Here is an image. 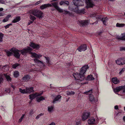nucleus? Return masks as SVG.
Wrapping results in <instances>:
<instances>
[{
  "instance_id": "1",
  "label": "nucleus",
  "mask_w": 125,
  "mask_h": 125,
  "mask_svg": "<svg viewBox=\"0 0 125 125\" xmlns=\"http://www.w3.org/2000/svg\"><path fill=\"white\" fill-rule=\"evenodd\" d=\"M89 67L87 64L83 66L81 68L79 73H76L74 75V77L76 80H79L81 81L85 79L84 74L86 72L87 69Z\"/></svg>"
},
{
  "instance_id": "2",
  "label": "nucleus",
  "mask_w": 125,
  "mask_h": 125,
  "mask_svg": "<svg viewBox=\"0 0 125 125\" xmlns=\"http://www.w3.org/2000/svg\"><path fill=\"white\" fill-rule=\"evenodd\" d=\"M21 50H22V49L18 50L17 49H11L10 50L11 52L8 51V56L13 55L16 58L19 59L20 58L21 55V54L19 52H20L21 53L20 51Z\"/></svg>"
},
{
  "instance_id": "3",
  "label": "nucleus",
  "mask_w": 125,
  "mask_h": 125,
  "mask_svg": "<svg viewBox=\"0 0 125 125\" xmlns=\"http://www.w3.org/2000/svg\"><path fill=\"white\" fill-rule=\"evenodd\" d=\"M32 50V49L31 47L29 46H27V48H25L20 51L21 52V54L22 55H25L27 53H28L31 55V56L32 57L33 56V54L34 55L35 53V52H31Z\"/></svg>"
},
{
  "instance_id": "4",
  "label": "nucleus",
  "mask_w": 125,
  "mask_h": 125,
  "mask_svg": "<svg viewBox=\"0 0 125 125\" xmlns=\"http://www.w3.org/2000/svg\"><path fill=\"white\" fill-rule=\"evenodd\" d=\"M31 13L40 19L43 17V12L39 10H34L31 12Z\"/></svg>"
},
{
  "instance_id": "5",
  "label": "nucleus",
  "mask_w": 125,
  "mask_h": 125,
  "mask_svg": "<svg viewBox=\"0 0 125 125\" xmlns=\"http://www.w3.org/2000/svg\"><path fill=\"white\" fill-rule=\"evenodd\" d=\"M96 18L99 20L101 19V21L103 22V24L105 25H106V21L107 20L108 18L107 17H102L101 15H95V16Z\"/></svg>"
},
{
  "instance_id": "6",
  "label": "nucleus",
  "mask_w": 125,
  "mask_h": 125,
  "mask_svg": "<svg viewBox=\"0 0 125 125\" xmlns=\"http://www.w3.org/2000/svg\"><path fill=\"white\" fill-rule=\"evenodd\" d=\"M51 6L49 7H53L59 12L60 13L63 12V10L62 9L60 8L58 5V3L57 2H54L51 3L50 4Z\"/></svg>"
},
{
  "instance_id": "7",
  "label": "nucleus",
  "mask_w": 125,
  "mask_h": 125,
  "mask_svg": "<svg viewBox=\"0 0 125 125\" xmlns=\"http://www.w3.org/2000/svg\"><path fill=\"white\" fill-rule=\"evenodd\" d=\"M90 113L89 112H83L82 115V120L84 121L86 120L90 116Z\"/></svg>"
},
{
  "instance_id": "8",
  "label": "nucleus",
  "mask_w": 125,
  "mask_h": 125,
  "mask_svg": "<svg viewBox=\"0 0 125 125\" xmlns=\"http://www.w3.org/2000/svg\"><path fill=\"white\" fill-rule=\"evenodd\" d=\"M125 58H120L116 61V64L119 65H122L125 64Z\"/></svg>"
},
{
  "instance_id": "9",
  "label": "nucleus",
  "mask_w": 125,
  "mask_h": 125,
  "mask_svg": "<svg viewBox=\"0 0 125 125\" xmlns=\"http://www.w3.org/2000/svg\"><path fill=\"white\" fill-rule=\"evenodd\" d=\"M29 46L33 49H38L40 47V44L35 43L32 42L30 43Z\"/></svg>"
},
{
  "instance_id": "10",
  "label": "nucleus",
  "mask_w": 125,
  "mask_h": 125,
  "mask_svg": "<svg viewBox=\"0 0 125 125\" xmlns=\"http://www.w3.org/2000/svg\"><path fill=\"white\" fill-rule=\"evenodd\" d=\"M85 1L87 5V7L88 8L93 7L94 5L91 0H85Z\"/></svg>"
},
{
  "instance_id": "11",
  "label": "nucleus",
  "mask_w": 125,
  "mask_h": 125,
  "mask_svg": "<svg viewBox=\"0 0 125 125\" xmlns=\"http://www.w3.org/2000/svg\"><path fill=\"white\" fill-rule=\"evenodd\" d=\"M87 49V46L85 44H83L79 46L77 49V50L79 52H81L82 51H85Z\"/></svg>"
},
{
  "instance_id": "12",
  "label": "nucleus",
  "mask_w": 125,
  "mask_h": 125,
  "mask_svg": "<svg viewBox=\"0 0 125 125\" xmlns=\"http://www.w3.org/2000/svg\"><path fill=\"white\" fill-rule=\"evenodd\" d=\"M125 88V86H120L115 88L114 89V91L116 94L117 92H119L122 90H123V89Z\"/></svg>"
},
{
  "instance_id": "13",
  "label": "nucleus",
  "mask_w": 125,
  "mask_h": 125,
  "mask_svg": "<svg viewBox=\"0 0 125 125\" xmlns=\"http://www.w3.org/2000/svg\"><path fill=\"white\" fill-rule=\"evenodd\" d=\"M42 94V93L40 94L36 93L34 94H31L29 95V96L30 97L29 98L31 100H32L36 97L40 96Z\"/></svg>"
},
{
  "instance_id": "14",
  "label": "nucleus",
  "mask_w": 125,
  "mask_h": 125,
  "mask_svg": "<svg viewBox=\"0 0 125 125\" xmlns=\"http://www.w3.org/2000/svg\"><path fill=\"white\" fill-rule=\"evenodd\" d=\"M30 76L28 74L25 75L21 79L23 82H27L30 79Z\"/></svg>"
},
{
  "instance_id": "15",
  "label": "nucleus",
  "mask_w": 125,
  "mask_h": 125,
  "mask_svg": "<svg viewBox=\"0 0 125 125\" xmlns=\"http://www.w3.org/2000/svg\"><path fill=\"white\" fill-rule=\"evenodd\" d=\"M88 20L81 21L80 22V26H84L87 25L88 24Z\"/></svg>"
},
{
  "instance_id": "16",
  "label": "nucleus",
  "mask_w": 125,
  "mask_h": 125,
  "mask_svg": "<svg viewBox=\"0 0 125 125\" xmlns=\"http://www.w3.org/2000/svg\"><path fill=\"white\" fill-rule=\"evenodd\" d=\"M34 61L36 63L39 64H42L43 66H45V64L37 58H34L33 59Z\"/></svg>"
},
{
  "instance_id": "17",
  "label": "nucleus",
  "mask_w": 125,
  "mask_h": 125,
  "mask_svg": "<svg viewBox=\"0 0 125 125\" xmlns=\"http://www.w3.org/2000/svg\"><path fill=\"white\" fill-rule=\"evenodd\" d=\"M95 122V120L94 118H91L88 120V122L89 124H93Z\"/></svg>"
},
{
  "instance_id": "18",
  "label": "nucleus",
  "mask_w": 125,
  "mask_h": 125,
  "mask_svg": "<svg viewBox=\"0 0 125 125\" xmlns=\"http://www.w3.org/2000/svg\"><path fill=\"white\" fill-rule=\"evenodd\" d=\"M33 87H31L30 88H26V93H30L31 92H33L34 91L33 90Z\"/></svg>"
},
{
  "instance_id": "19",
  "label": "nucleus",
  "mask_w": 125,
  "mask_h": 125,
  "mask_svg": "<svg viewBox=\"0 0 125 125\" xmlns=\"http://www.w3.org/2000/svg\"><path fill=\"white\" fill-rule=\"evenodd\" d=\"M51 5L50 4H49V3L47 4H45L42 5L41 6H40V7L41 9L42 10H43L46 8L51 6Z\"/></svg>"
},
{
  "instance_id": "20",
  "label": "nucleus",
  "mask_w": 125,
  "mask_h": 125,
  "mask_svg": "<svg viewBox=\"0 0 125 125\" xmlns=\"http://www.w3.org/2000/svg\"><path fill=\"white\" fill-rule=\"evenodd\" d=\"M112 80L113 82L115 84H117L120 82L119 80L116 77L113 78Z\"/></svg>"
},
{
  "instance_id": "21",
  "label": "nucleus",
  "mask_w": 125,
  "mask_h": 125,
  "mask_svg": "<svg viewBox=\"0 0 125 125\" xmlns=\"http://www.w3.org/2000/svg\"><path fill=\"white\" fill-rule=\"evenodd\" d=\"M80 0H73V1L74 5L78 7L80 5L79 4V2Z\"/></svg>"
},
{
  "instance_id": "22",
  "label": "nucleus",
  "mask_w": 125,
  "mask_h": 125,
  "mask_svg": "<svg viewBox=\"0 0 125 125\" xmlns=\"http://www.w3.org/2000/svg\"><path fill=\"white\" fill-rule=\"evenodd\" d=\"M61 97V96L60 95H58L56 96L53 101L52 103H55L56 101H58Z\"/></svg>"
},
{
  "instance_id": "23",
  "label": "nucleus",
  "mask_w": 125,
  "mask_h": 125,
  "mask_svg": "<svg viewBox=\"0 0 125 125\" xmlns=\"http://www.w3.org/2000/svg\"><path fill=\"white\" fill-rule=\"evenodd\" d=\"M85 79L88 81L93 80L94 79V78L93 77L92 75L90 74L88 75Z\"/></svg>"
},
{
  "instance_id": "24",
  "label": "nucleus",
  "mask_w": 125,
  "mask_h": 125,
  "mask_svg": "<svg viewBox=\"0 0 125 125\" xmlns=\"http://www.w3.org/2000/svg\"><path fill=\"white\" fill-rule=\"evenodd\" d=\"M42 56V55L41 54H37L35 53L34 54H33V56L32 57L34 58H37V59H39Z\"/></svg>"
},
{
  "instance_id": "25",
  "label": "nucleus",
  "mask_w": 125,
  "mask_h": 125,
  "mask_svg": "<svg viewBox=\"0 0 125 125\" xmlns=\"http://www.w3.org/2000/svg\"><path fill=\"white\" fill-rule=\"evenodd\" d=\"M89 99L90 101L91 102H95V98L94 96L92 94H91L89 96Z\"/></svg>"
},
{
  "instance_id": "26",
  "label": "nucleus",
  "mask_w": 125,
  "mask_h": 125,
  "mask_svg": "<svg viewBox=\"0 0 125 125\" xmlns=\"http://www.w3.org/2000/svg\"><path fill=\"white\" fill-rule=\"evenodd\" d=\"M20 20V17L19 16H17L15 17V18L12 21V22L16 23L19 21Z\"/></svg>"
},
{
  "instance_id": "27",
  "label": "nucleus",
  "mask_w": 125,
  "mask_h": 125,
  "mask_svg": "<svg viewBox=\"0 0 125 125\" xmlns=\"http://www.w3.org/2000/svg\"><path fill=\"white\" fill-rule=\"evenodd\" d=\"M117 38L118 40L125 41V33L123 34L122 37L118 36Z\"/></svg>"
},
{
  "instance_id": "28",
  "label": "nucleus",
  "mask_w": 125,
  "mask_h": 125,
  "mask_svg": "<svg viewBox=\"0 0 125 125\" xmlns=\"http://www.w3.org/2000/svg\"><path fill=\"white\" fill-rule=\"evenodd\" d=\"M45 100L43 96H41L36 98L37 102H40L41 101Z\"/></svg>"
},
{
  "instance_id": "29",
  "label": "nucleus",
  "mask_w": 125,
  "mask_h": 125,
  "mask_svg": "<svg viewBox=\"0 0 125 125\" xmlns=\"http://www.w3.org/2000/svg\"><path fill=\"white\" fill-rule=\"evenodd\" d=\"M75 93L74 92L71 91H67L66 92V94L67 95H72L74 94Z\"/></svg>"
},
{
  "instance_id": "30",
  "label": "nucleus",
  "mask_w": 125,
  "mask_h": 125,
  "mask_svg": "<svg viewBox=\"0 0 125 125\" xmlns=\"http://www.w3.org/2000/svg\"><path fill=\"white\" fill-rule=\"evenodd\" d=\"M29 17L30 19L32 21H34L36 19V18L35 16L31 15H30Z\"/></svg>"
},
{
  "instance_id": "31",
  "label": "nucleus",
  "mask_w": 125,
  "mask_h": 125,
  "mask_svg": "<svg viewBox=\"0 0 125 125\" xmlns=\"http://www.w3.org/2000/svg\"><path fill=\"white\" fill-rule=\"evenodd\" d=\"M125 24L119 23H117L116 24V26L118 27H122L125 26Z\"/></svg>"
},
{
  "instance_id": "32",
  "label": "nucleus",
  "mask_w": 125,
  "mask_h": 125,
  "mask_svg": "<svg viewBox=\"0 0 125 125\" xmlns=\"http://www.w3.org/2000/svg\"><path fill=\"white\" fill-rule=\"evenodd\" d=\"M19 75V72L18 71H16L14 72V76L16 78H17Z\"/></svg>"
},
{
  "instance_id": "33",
  "label": "nucleus",
  "mask_w": 125,
  "mask_h": 125,
  "mask_svg": "<svg viewBox=\"0 0 125 125\" xmlns=\"http://www.w3.org/2000/svg\"><path fill=\"white\" fill-rule=\"evenodd\" d=\"M19 91L21 93L23 94L26 93V90L22 89L21 88L19 89Z\"/></svg>"
},
{
  "instance_id": "34",
  "label": "nucleus",
  "mask_w": 125,
  "mask_h": 125,
  "mask_svg": "<svg viewBox=\"0 0 125 125\" xmlns=\"http://www.w3.org/2000/svg\"><path fill=\"white\" fill-rule=\"evenodd\" d=\"M19 65H20V64L18 63H16L12 65V67L13 68H16V67Z\"/></svg>"
},
{
  "instance_id": "35",
  "label": "nucleus",
  "mask_w": 125,
  "mask_h": 125,
  "mask_svg": "<svg viewBox=\"0 0 125 125\" xmlns=\"http://www.w3.org/2000/svg\"><path fill=\"white\" fill-rule=\"evenodd\" d=\"M53 110V107L52 106L50 107L49 106L48 107V111L49 112H51Z\"/></svg>"
},
{
  "instance_id": "36",
  "label": "nucleus",
  "mask_w": 125,
  "mask_h": 125,
  "mask_svg": "<svg viewBox=\"0 0 125 125\" xmlns=\"http://www.w3.org/2000/svg\"><path fill=\"white\" fill-rule=\"evenodd\" d=\"M84 10L85 9H84L80 10H78V13H83V14H84V13L85 12L84 11Z\"/></svg>"
},
{
  "instance_id": "37",
  "label": "nucleus",
  "mask_w": 125,
  "mask_h": 125,
  "mask_svg": "<svg viewBox=\"0 0 125 125\" xmlns=\"http://www.w3.org/2000/svg\"><path fill=\"white\" fill-rule=\"evenodd\" d=\"M44 114H43L41 113L40 114L37 115L36 117V119H38L41 116L43 115Z\"/></svg>"
},
{
  "instance_id": "38",
  "label": "nucleus",
  "mask_w": 125,
  "mask_h": 125,
  "mask_svg": "<svg viewBox=\"0 0 125 125\" xmlns=\"http://www.w3.org/2000/svg\"><path fill=\"white\" fill-rule=\"evenodd\" d=\"M3 37V34L2 33H0V42H2Z\"/></svg>"
},
{
  "instance_id": "39",
  "label": "nucleus",
  "mask_w": 125,
  "mask_h": 125,
  "mask_svg": "<svg viewBox=\"0 0 125 125\" xmlns=\"http://www.w3.org/2000/svg\"><path fill=\"white\" fill-rule=\"evenodd\" d=\"M45 58H46V62L48 64L49 63V61H50V59L48 57H45Z\"/></svg>"
},
{
  "instance_id": "40",
  "label": "nucleus",
  "mask_w": 125,
  "mask_h": 125,
  "mask_svg": "<svg viewBox=\"0 0 125 125\" xmlns=\"http://www.w3.org/2000/svg\"><path fill=\"white\" fill-rule=\"evenodd\" d=\"M125 70V68H123L120 71V72L119 73V74H121Z\"/></svg>"
},
{
  "instance_id": "41",
  "label": "nucleus",
  "mask_w": 125,
  "mask_h": 125,
  "mask_svg": "<svg viewBox=\"0 0 125 125\" xmlns=\"http://www.w3.org/2000/svg\"><path fill=\"white\" fill-rule=\"evenodd\" d=\"M24 116V115H23L21 116V117L19 119V122H21L22 121V120Z\"/></svg>"
},
{
  "instance_id": "42",
  "label": "nucleus",
  "mask_w": 125,
  "mask_h": 125,
  "mask_svg": "<svg viewBox=\"0 0 125 125\" xmlns=\"http://www.w3.org/2000/svg\"><path fill=\"white\" fill-rule=\"evenodd\" d=\"M33 113V111L32 110H31L29 112V115H31Z\"/></svg>"
},
{
  "instance_id": "43",
  "label": "nucleus",
  "mask_w": 125,
  "mask_h": 125,
  "mask_svg": "<svg viewBox=\"0 0 125 125\" xmlns=\"http://www.w3.org/2000/svg\"><path fill=\"white\" fill-rule=\"evenodd\" d=\"M93 90L92 89H91L90 90H89V91H88L85 92V93H91V94H92V93L93 92Z\"/></svg>"
},
{
  "instance_id": "44",
  "label": "nucleus",
  "mask_w": 125,
  "mask_h": 125,
  "mask_svg": "<svg viewBox=\"0 0 125 125\" xmlns=\"http://www.w3.org/2000/svg\"><path fill=\"white\" fill-rule=\"evenodd\" d=\"M93 90L92 89H91L90 90H89V91H88L85 92V93H91V94H92V93L93 92Z\"/></svg>"
},
{
  "instance_id": "45",
  "label": "nucleus",
  "mask_w": 125,
  "mask_h": 125,
  "mask_svg": "<svg viewBox=\"0 0 125 125\" xmlns=\"http://www.w3.org/2000/svg\"><path fill=\"white\" fill-rule=\"evenodd\" d=\"M64 5L66 4L67 5H69V2L67 1L64 0Z\"/></svg>"
},
{
  "instance_id": "46",
  "label": "nucleus",
  "mask_w": 125,
  "mask_h": 125,
  "mask_svg": "<svg viewBox=\"0 0 125 125\" xmlns=\"http://www.w3.org/2000/svg\"><path fill=\"white\" fill-rule=\"evenodd\" d=\"M64 5V0H62L60 3V5Z\"/></svg>"
},
{
  "instance_id": "47",
  "label": "nucleus",
  "mask_w": 125,
  "mask_h": 125,
  "mask_svg": "<svg viewBox=\"0 0 125 125\" xmlns=\"http://www.w3.org/2000/svg\"><path fill=\"white\" fill-rule=\"evenodd\" d=\"M33 22L31 20H29V22L28 23V25H30L31 24H32L33 23Z\"/></svg>"
},
{
  "instance_id": "48",
  "label": "nucleus",
  "mask_w": 125,
  "mask_h": 125,
  "mask_svg": "<svg viewBox=\"0 0 125 125\" xmlns=\"http://www.w3.org/2000/svg\"><path fill=\"white\" fill-rule=\"evenodd\" d=\"M120 50L121 51H125V47H122L120 48Z\"/></svg>"
},
{
  "instance_id": "49",
  "label": "nucleus",
  "mask_w": 125,
  "mask_h": 125,
  "mask_svg": "<svg viewBox=\"0 0 125 125\" xmlns=\"http://www.w3.org/2000/svg\"><path fill=\"white\" fill-rule=\"evenodd\" d=\"M3 78L2 77L0 76V84L2 82Z\"/></svg>"
},
{
  "instance_id": "50",
  "label": "nucleus",
  "mask_w": 125,
  "mask_h": 125,
  "mask_svg": "<svg viewBox=\"0 0 125 125\" xmlns=\"http://www.w3.org/2000/svg\"><path fill=\"white\" fill-rule=\"evenodd\" d=\"M81 124V122L79 121L76 122V125H80Z\"/></svg>"
},
{
  "instance_id": "51",
  "label": "nucleus",
  "mask_w": 125,
  "mask_h": 125,
  "mask_svg": "<svg viewBox=\"0 0 125 125\" xmlns=\"http://www.w3.org/2000/svg\"><path fill=\"white\" fill-rule=\"evenodd\" d=\"M41 1H38L36 3H35V5H38V4H39V3H41Z\"/></svg>"
},
{
  "instance_id": "52",
  "label": "nucleus",
  "mask_w": 125,
  "mask_h": 125,
  "mask_svg": "<svg viewBox=\"0 0 125 125\" xmlns=\"http://www.w3.org/2000/svg\"><path fill=\"white\" fill-rule=\"evenodd\" d=\"M115 109V110H117L118 109V106L117 105H115L114 107Z\"/></svg>"
},
{
  "instance_id": "53",
  "label": "nucleus",
  "mask_w": 125,
  "mask_h": 125,
  "mask_svg": "<svg viewBox=\"0 0 125 125\" xmlns=\"http://www.w3.org/2000/svg\"><path fill=\"white\" fill-rule=\"evenodd\" d=\"M69 13H70L69 12V11H65V12L63 13L64 14H69Z\"/></svg>"
},
{
  "instance_id": "54",
  "label": "nucleus",
  "mask_w": 125,
  "mask_h": 125,
  "mask_svg": "<svg viewBox=\"0 0 125 125\" xmlns=\"http://www.w3.org/2000/svg\"><path fill=\"white\" fill-rule=\"evenodd\" d=\"M10 86L12 87V88H13L14 89L15 88V86H13L12 84H10Z\"/></svg>"
},
{
  "instance_id": "55",
  "label": "nucleus",
  "mask_w": 125,
  "mask_h": 125,
  "mask_svg": "<svg viewBox=\"0 0 125 125\" xmlns=\"http://www.w3.org/2000/svg\"><path fill=\"white\" fill-rule=\"evenodd\" d=\"M8 21V20L7 19H3V21H2L3 22H5L7 21Z\"/></svg>"
},
{
  "instance_id": "56",
  "label": "nucleus",
  "mask_w": 125,
  "mask_h": 125,
  "mask_svg": "<svg viewBox=\"0 0 125 125\" xmlns=\"http://www.w3.org/2000/svg\"><path fill=\"white\" fill-rule=\"evenodd\" d=\"M49 125H55L54 122H52Z\"/></svg>"
},
{
  "instance_id": "57",
  "label": "nucleus",
  "mask_w": 125,
  "mask_h": 125,
  "mask_svg": "<svg viewBox=\"0 0 125 125\" xmlns=\"http://www.w3.org/2000/svg\"><path fill=\"white\" fill-rule=\"evenodd\" d=\"M98 20H97L95 22H94L92 24H97L98 23Z\"/></svg>"
},
{
  "instance_id": "58",
  "label": "nucleus",
  "mask_w": 125,
  "mask_h": 125,
  "mask_svg": "<svg viewBox=\"0 0 125 125\" xmlns=\"http://www.w3.org/2000/svg\"><path fill=\"white\" fill-rule=\"evenodd\" d=\"M11 79V78L10 77L9 75H8V81H10Z\"/></svg>"
},
{
  "instance_id": "59",
  "label": "nucleus",
  "mask_w": 125,
  "mask_h": 125,
  "mask_svg": "<svg viewBox=\"0 0 125 125\" xmlns=\"http://www.w3.org/2000/svg\"><path fill=\"white\" fill-rule=\"evenodd\" d=\"M84 94H89V96L91 95V93H85V92H84Z\"/></svg>"
},
{
  "instance_id": "60",
  "label": "nucleus",
  "mask_w": 125,
  "mask_h": 125,
  "mask_svg": "<svg viewBox=\"0 0 125 125\" xmlns=\"http://www.w3.org/2000/svg\"><path fill=\"white\" fill-rule=\"evenodd\" d=\"M121 113V112L119 111V112H118V113L115 112V114H116V115H117L119 113Z\"/></svg>"
},
{
  "instance_id": "61",
  "label": "nucleus",
  "mask_w": 125,
  "mask_h": 125,
  "mask_svg": "<svg viewBox=\"0 0 125 125\" xmlns=\"http://www.w3.org/2000/svg\"><path fill=\"white\" fill-rule=\"evenodd\" d=\"M87 83H88V82H86L84 83H82V84H84Z\"/></svg>"
},
{
  "instance_id": "62",
  "label": "nucleus",
  "mask_w": 125,
  "mask_h": 125,
  "mask_svg": "<svg viewBox=\"0 0 125 125\" xmlns=\"http://www.w3.org/2000/svg\"><path fill=\"white\" fill-rule=\"evenodd\" d=\"M103 33V31H100L98 33V35H100V34Z\"/></svg>"
},
{
  "instance_id": "63",
  "label": "nucleus",
  "mask_w": 125,
  "mask_h": 125,
  "mask_svg": "<svg viewBox=\"0 0 125 125\" xmlns=\"http://www.w3.org/2000/svg\"><path fill=\"white\" fill-rule=\"evenodd\" d=\"M6 80L7 81H8V75H6Z\"/></svg>"
},
{
  "instance_id": "64",
  "label": "nucleus",
  "mask_w": 125,
  "mask_h": 125,
  "mask_svg": "<svg viewBox=\"0 0 125 125\" xmlns=\"http://www.w3.org/2000/svg\"><path fill=\"white\" fill-rule=\"evenodd\" d=\"M123 89H124L123 90V92L124 93H125V88H123Z\"/></svg>"
}]
</instances>
